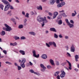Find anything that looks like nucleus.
Listing matches in <instances>:
<instances>
[{
    "mask_svg": "<svg viewBox=\"0 0 79 79\" xmlns=\"http://www.w3.org/2000/svg\"><path fill=\"white\" fill-rule=\"evenodd\" d=\"M44 18L40 17V16H39L37 18V21H39V23L43 22V23H41L42 27H44V26L45 25L44 23H48V21L46 19V17H44Z\"/></svg>",
    "mask_w": 79,
    "mask_h": 79,
    "instance_id": "1",
    "label": "nucleus"
},
{
    "mask_svg": "<svg viewBox=\"0 0 79 79\" xmlns=\"http://www.w3.org/2000/svg\"><path fill=\"white\" fill-rule=\"evenodd\" d=\"M2 2L4 3L5 5H7L5 6L4 9V11H6L8 10L10 7V3L8 2V1L6 0H2Z\"/></svg>",
    "mask_w": 79,
    "mask_h": 79,
    "instance_id": "2",
    "label": "nucleus"
},
{
    "mask_svg": "<svg viewBox=\"0 0 79 79\" xmlns=\"http://www.w3.org/2000/svg\"><path fill=\"white\" fill-rule=\"evenodd\" d=\"M26 59L23 58L22 59V61L21 63H20V65L21 67L23 68H24V67H25V64H24V63H25V62H26Z\"/></svg>",
    "mask_w": 79,
    "mask_h": 79,
    "instance_id": "3",
    "label": "nucleus"
},
{
    "mask_svg": "<svg viewBox=\"0 0 79 79\" xmlns=\"http://www.w3.org/2000/svg\"><path fill=\"white\" fill-rule=\"evenodd\" d=\"M4 26H5L6 27V31H8L9 32H10L11 31H12V28L11 27L9 26L8 25L6 24H5Z\"/></svg>",
    "mask_w": 79,
    "mask_h": 79,
    "instance_id": "4",
    "label": "nucleus"
},
{
    "mask_svg": "<svg viewBox=\"0 0 79 79\" xmlns=\"http://www.w3.org/2000/svg\"><path fill=\"white\" fill-rule=\"evenodd\" d=\"M33 56L35 57V58H39V54H38L37 55H36L35 51V50H33Z\"/></svg>",
    "mask_w": 79,
    "mask_h": 79,
    "instance_id": "5",
    "label": "nucleus"
},
{
    "mask_svg": "<svg viewBox=\"0 0 79 79\" xmlns=\"http://www.w3.org/2000/svg\"><path fill=\"white\" fill-rule=\"evenodd\" d=\"M48 44H49V45H53V46L55 47H56V43L54 42H50L48 43Z\"/></svg>",
    "mask_w": 79,
    "mask_h": 79,
    "instance_id": "6",
    "label": "nucleus"
},
{
    "mask_svg": "<svg viewBox=\"0 0 79 79\" xmlns=\"http://www.w3.org/2000/svg\"><path fill=\"white\" fill-rule=\"evenodd\" d=\"M40 66L43 69H41V71H45V69H46V67L44 66V65L42 64H40Z\"/></svg>",
    "mask_w": 79,
    "mask_h": 79,
    "instance_id": "7",
    "label": "nucleus"
},
{
    "mask_svg": "<svg viewBox=\"0 0 79 79\" xmlns=\"http://www.w3.org/2000/svg\"><path fill=\"white\" fill-rule=\"evenodd\" d=\"M61 72L62 73L60 75L61 77H64L65 76V74H66L65 72H64V71L63 70H61Z\"/></svg>",
    "mask_w": 79,
    "mask_h": 79,
    "instance_id": "8",
    "label": "nucleus"
},
{
    "mask_svg": "<svg viewBox=\"0 0 79 79\" xmlns=\"http://www.w3.org/2000/svg\"><path fill=\"white\" fill-rule=\"evenodd\" d=\"M58 15V13L57 12H55L54 13V16H53V19H55Z\"/></svg>",
    "mask_w": 79,
    "mask_h": 79,
    "instance_id": "9",
    "label": "nucleus"
},
{
    "mask_svg": "<svg viewBox=\"0 0 79 79\" xmlns=\"http://www.w3.org/2000/svg\"><path fill=\"white\" fill-rule=\"evenodd\" d=\"M41 57L43 59H47V56L46 54H43L42 55Z\"/></svg>",
    "mask_w": 79,
    "mask_h": 79,
    "instance_id": "10",
    "label": "nucleus"
},
{
    "mask_svg": "<svg viewBox=\"0 0 79 79\" xmlns=\"http://www.w3.org/2000/svg\"><path fill=\"white\" fill-rule=\"evenodd\" d=\"M75 48H74V46L72 45L71 47V51L72 52H74V51H75Z\"/></svg>",
    "mask_w": 79,
    "mask_h": 79,
    "instance_id": "11",
    "label": "nucleus"
},
{
    "mask_svg": "<svg viewBox=\"0 0 79 79\" xmlns=\"http://www.w3.org/2000/svg\"><path fill=\"white\" fill-rule=\"evenodd\" d=\"M19 52L22 55H25V52L23 50H20L19 51Z\"/></svg>",
    "mask_w": 79,
    "mask_h": 79,
    "instance_id": "12",
    "label": "nucleus"
},
{
    "mask_svg": "<svg viewBox=\"0 0 79 79\" xmlns=\"http://www.w3.org/2000/svg\"><path fill=\"white\" fill-rule=\"evenodd\" d=\"M50 31H53V32H56V30L55 29V28H50Z\"/></svg>",
    "mask_w": 79,
    "mask_h": 79,
    "instance_id": "13",
    "label": "nucleus"
},
{
    "mask_svg": "<svg viewBox=\"0 0 79 79\" xmlns=\"http://www.w3.org/2000/svg\"><path fill=\"white\" fill-rule=\"evenodd\" d=\"M55 2H56V0H51L50 1V2L51 5H53Z\"/></svg>",
    "mask_w": 79,
    "mask_h": 79,
    "instance_id": "14",
    "label": "nucleus"
},
{
    "mask_svg": "<svg viewBox=\"0 0 79 79\" xmlns=\"http://www.w3.org/2000/svg\"><path fill=\"white\" fill-rule=\"evenodd\" d=\"M37 10H42V7L41 5L40 6H38L37 7Z\"/></svg>",
    "mask_w": 79,
    "mask_h": 79,
    "instance_id": "15",
    "label": "nucleus"
},
{
    "mask_svg": "<svg viewBox=\"0 0 79 79\" xmlns=\"http://www.w3.org/2000/svg\"><path fill=\"white\" fill-rule=\"evenodd\" d=\"M50 63L52 65H54V61L52 59L50 60Z\"/></svg>",
    "mask_w": 79,
    "mask_h": 79,
    "instance_id": "16",
    "label": "nucleus"
},
{
    "mask_svg": "<svg viewBox=\"0 0 79 79\" xmlns=\"http://www.w3.org/2000/svg\"><path fill=\"white\" fill-rule=\"evenodd\" d=\"M5 34H6L5 31H2V32H0V34L2 35H5Z\"/></svg>",
    "mask_w": 79,
    "mask_h": 79,
    "instance_id": "17",
    "label": "nucleus"
},
{
    "mask_svg": "<svg viewBox=\"0 0 79 79\" xmlns=\"http://www.w3.org/2000/svg\"><path fill=\"white\" fill-rule=\"evenodd\" d=\"M75 61L77 62L78 61V60H77V59L79 58V56H78V55H75Z\"/></svg>",
    "mask_w": 79,
    "mask_h": 79,
    "instance_id": "18",
    "label": "nucleus"
},
{
    "mask_svg": "<svg viewBox=\"0 0 79 79\" xmlns=\"http://www.w3.org/2000/svg\"><path fill=\"white\" fill-rule=\"evenodd\" d=\"M68 24L70 28H71L72 27H74V25L73 24H71V23H69Z\"/></svg>",
    "mask_w": 79,
    "mask_h": 79,
    "instance_id": "19",
    "label": "nucleus"
},
{
    "mask_svg": "<svg viewBox=\"0 0 79 79\" xmlns=\"http://www.w3.org/2000/svg\"><path fill=\"white\" fill-rule=\"evenodd\" d=\"M75 14L74 13H72V16L74 17L76 15V14H77V13L76 12V10H74Z\"/></svg>",
    "mask_w": 79,
    "mask_h": 79,
    "instance_id": "20",
    "label": "nucleus"
},
{
    "mask_svg": "<svg viewBox=\"0 0 79 79\" xmlns=\"http://www.w3.org/2000/svg\"><path fill=\"white\" fill-rule=\"evenodd\" d=\"M62 23L63 22H62V20H60L58 22V24H59V25H61V24H62Z\"/></svg>",
    "mask_w": 79,
    "mask_h": 79,
    "instance_id": "21",
    "label": "nucleus"
},
{
    "mask_svg": "<svg viewBox=\"0 0 79 79\" xmlns=\"http://www.w3.org/2000/svg\"><path fill=\"white\" fill-rule=\"evenodd\" d=\"M3 7H4V6L3 5L0 4V8L2 10H3Z\"/></svg>",
    "mask_w": 79,
    "mask_h": 79,
    "instance_id": "22",
    "label": "nucleus"
},
{
    "mask_svg": "<svg viewBox=\"0 0 79 79\" xmlns=\"http://www.w3.org/2000/svg\"><path fill=\"white\" fill-rule=\"evenodd\" d=\"M29 34H31V35H35V33L32 31L29 32Z\"/></svg>",
    "mask_w": 79,
    "mask_h": 79,
    "instance_id": "23",
    "label": "nucleus"
},
{
    "mask_svg": "<svg viewBox=\"0 0 79 79\" xmlns=\"http://www.w3.org/2000/svg\"><path fill=\"white\" fill-rule=\"evenodd\" d=\"M14 38L15 39V40H18V39H19V37H18L17 36H14Z\"/></svg>",
    "mask_w": 79,
    "mask_h": 79,
    "instance_id": "24",
    "label": "nucleus"
},
{
    "mask_svg": "<svg viewBox=\"0 0 79 79\" xmlns=\"http://www.w3.org/2000/svg\"><path fill=\"white\" fill-rule=\"evenodd\" d=\"M60 3L61 6H64V5H65V2H62Z\"/></svg>",
    "mask_w": 79,
    "mask_h": 79,
    "instance_id": "25",
    "label": "nucleus"
},
{
    "mask_svg": "<svg viewBox=\"0 0 79 79\" xmlns=\"http://www.w3.org/2000/svg\"><path fill=\"white\" fill-rule=\"evenodd\" d=\"M23 25H20L19 26V29H22V28H23Z\"/></svg>",
    "mask_w": 79,
    "mask_h": 79,
    "instance_id": "26",
    "label": "nucleus"
},
{
    "mask_svg": "<svg viewBox=\"0 0 79 79\" xmlns=\"http://www.w3.org/2000/svg\"><path fill=\"white\" fill-rule=\"evenodd\" d=\"M66 61H67V62L69 64V67H71L72 66L71 65V64L68 61V60H66Z\"/></svg>",
    "mask_w": 79,
    "mask_h": 79,
    "instance_id": "27",
    "label": "nucleus"
},
{
    "mask_svg": "<svg viewBox=\"0 0 79 79\" xmlns=\"http://www.w3.org/2000/svg\"><path fill=\"white\" fill-rule=\"evenodd\" d=\"M21 40H25L26 38L24 36H22L20 38Z\"/></svg>",
    "mask_w": 79,
    "mask_h": 79,
    "instance_id": "28",
    "label": "nucleus"
},
{
    "mask_svg": "<svg viewBox=\"0 0 79 79\" xmlns=\"http://www.w3.org/2000/svg\"><path fill=\"white\" fill-rule=\"evenodd\" d=\"M59 73H60L59 71L56 72V73L54 74L55 76H58V74H59Z\"/></svg>",
    "mask_w": 79,
    "mask_h": 79,
    "instance_id": "29",
    "label": "nucleus"
},
{
    "mask_svg": "<svg viewBox=\"0 0 79 79\" xmlns=\"http://www.w3.org/2000/svg\"><path fill=\"white\" fill-rule=\"evenodd\" d=\"M54 37L55 38H56V39H57L58 36L56 34V33H55Z\"/></svg>",
    "mask_w": 79,
    "mask_h": 79,
    "instance_id": "30",
    "label": "nucleus"
},
{
    "mask_svg": "<svg viewBox=\"0 0 79 79\" xmlns=\"http://www.w3.org/2000/svg\"><path fill=\"white\" fill-rule=\"evenodd\" d=\"M57 6L58 8H60V7H62L61 6V4L60 3L58 5H57Z\"/></svg>",
    "mask_w": 79,
    "mask_h": 79,
    "instance_id": "31",
    "label": "nucleus"
},
{
    "mask_svg": "<svg viewBox=\"0 0 79 79\" xmlns=\"http://www.w3.org/2000/svg\"><path fill=\"white\" fill-rule=\"evenodd\" d=\"M65 64H66V62H64L61 64L62 66H64Z\"/></svg>",
    "mask_w": 79,
    "mask_h": 79,
    "instance_id": "32",
    "label": "nucleus"
},
{
    "mask_svg": "<svg viewBox=\"0 0 79 79\" xmlns=\"http://www.w3.org/2000/svg\"><path fill=\"white\" fill-rule=\"evenodd\" d=\"M18 68V70L19 71L20 69H21V67L19 66H17Z\"/></svg>",
    "mask_w": 79,
    "mask_h": 79,
    "instance_id": "33",
    "label": "nucleus"
},
{
    "mask_svg": "<svg viewBox=\"0 0 79 79\" xmlns=\"http://www.w3.org/2000/svg\"><path fill=\"white\" fill-rule=\"evenodd\" d=\"M65 21L67 23V24H69V23H70L69 22V21H68V19H65Z\"/></svg>",
    "mask_w": 79,
    "mask_h": 79,
    "instance_id": "34",
    "label": "nucleus"
},
{
    "mask_svg": "<svg viewBox=\"0 0 79 79\" xmlns=\"http://www.w3.org/2000/svg\"><path fill=\"white\" fill-rule=\"evenodd\" d=\"M3 52H4L5 55H6L7 53V52L6 50H3Z\"/></svg>",
    "mask_w": 79,
    "mask_h": 79,
    "instance_id": "35",
    "label": "nucleus"
},
{
    "mask_svg": "<svg viewBox=\"0 0 79 79\" xmlns=\"http://www.w3.org/2000/svg\"><path fill=\"white\" fill-rule=\"evenodd\" d=\"M47 68L48 69H51L52 67L50 65H48V66H47Z\"/></svg>",
    "mask_w": 79,
    "mask_h": 79,
    "instance_id": "36",
    "label": "nucleus"
},
{
    "mask_svg": "<svg viewBox=\"0 0 79 79\" xmlns=\"http://www.w3.org/2000/svg\"><path fill=\"white\" fill-rule=\"evenodd\" d=\"M30 72L31 73H34V71L33 70L31 69L30 70Z\"/></svg>",
    "mask_w": 79,
    "mask_h": 79,
    "instance_id": "37",
    "label": "nucleus"
},
{
    "mask_svg": "<svg viewBox=\"0 0 79 79\" xmlns=\"http://www.w3.org/2000/svg\"><path fill=\"white\" fill-rule=\"evenodd\" d=\"M10 45L11 46H15V44H14V43H10Z\"/></svg>",
    "mask_w": 79,
    "mask_h": 79,
    "instance_id": "38",
    "label": "nucleus"
},
{
    "mask_svg": "<svg viewBox=\"0 0 79 79\" xmlns=\"http://www.w3.org/2000/svg\"><path fill=\"white\" fill-rule=\"evenodd\" d=\"M62 16H63V17H66L67 16L65 14V13H64L62 14Z\"/></svg>",
    "mask_w": 79,
    "mask_h": 79,
    "instance_id": "39",
    "label": "nucleus"
},
{
    "mask_svg": "<svg viewBox=\"0 0 79 79\" xmlns=\"http://www.w3.org/2000/svg\"><path fill=\"white\" fill-rule=\"evenodd\" d=\"M56 65L58 66L60 64L59 63V62H58V61H56Z\"/></svg>",
    "mask_w": 79,
    "mask_h": 79,
    "instance_id": "40",
    "label": "nucleus"
},
{
    "mask_svg": "<svg viewBox=\"0 0 79 79\" xmlns=\"http://www.w3.org/2000/svg\"><path fill=\"white\" fill-rule=\"evenodd\" d=\"M25 17H26L27 18H29V14H28V13H27L26 14V15H25Z\"/></svg>",
    "mask_w": 79,
    "mask_h": 79,
    "instance_id": "41",
    "label": "nucleus"
},
{
    "mask_svg": "<svg viewBox=\"0 0 79 79\" xmlns=\"http://www.w3.org/2000/svg\"><path fill=\"white\" fill-rule=\"evenodd\" d=\"M46 46H47V47H50L49 45L50 44H48V43H46Z\"/></svg>",
    "mask_w": 79,
    "mask_h": 79,
    "instance_id": "42",
    "label": "nucleus"
},
{
    "mask_svg": "<svg viewBox=\"0 0 79 79\" xmlns=\"http://www.w3.org/2000/svg\"><path fill=\"white\" fill-rule=\"evenodd\" d=\"M48 14L49 16H52L53 15L52 13H51V12H49Z\"/></svg>",
    "mask_w": 79,
    "mask_h": 79,
    "instance_id": "43",
    "label": "nucleus"
},
{
    "mask_svg": "<svg viewBox=\"0 0 79 79\" xmlns=\"http://www.w3.org/2000/svg\"><path fill=\"white\" fill-rule=\"evenodd\" d=\"M70 22L71 23H72V24H74V21H73V20H70Z\"/></svg>",
    "mask_w": 79,
    "mask_h": 79,
    "instance_id": "44",
    "label": "nucleus"
},
{
    "mask_svg": "<svg viewBox=\"0 0 79 79\" xmlns=\"http://www.w3.org/2000/svg\"><path fill=\"white\" fill-rule=\"evenodd\" d=\"M61 18H62V16L61 15H60L58 17V19H61Z\"/></svg>",
    "mask_w": 79,
    "mask_h": 79,
    "instance_id": "45",
    "label": "nucleus"
},
{
    "mask_svg": "<svg viewBox=\"0 0 79 79\" xmlns=\"http://www.w3.org/2000/svg\"><path fill=\"white\" fill-rule=\"evenodd\" d=\"M10 8L11 9V10H13V6H10Z\"/></svg>",
    "mask_w": 79,
    "mask_h": 79,
    "instance_id": "46",
    "label": "nucleus"
},
{
    "mask_svg": "<svg viewBox=\"0 0 79 79\" xmlns=\"http://www.w3.org/2000/svg\"><path fill=\"white\" fill-rule=\"evenodd\" d=\"M57 78V79H60V75H58Z\"/></svg>",
    "mask_w": 79,
    "mask_h": 79,
    "instance_id": "47",
    "label": "nucleus"
},
{
    "mask_svg": "<svg viewBox=\"0 0 79 79\" xmlns=\"http://www.w3.org/2000/svg\"><path fill=\"white\" fill-rule=\"evenodd\" d=\"M65 48H66V50H68V49L69 48V47H68V46H65Z\"/></svg>",
    "mask_w": 79,
    "mask_h": 79,
    "instance_id": "48",
    "label": "nucleus"
},
{
    "mask_svg": "<svg viewBox=\"0 0 79 79\" xmlns=\"http://www.w3.org/2000/svg\"><path fill=\"white\" fill-rule=\"evenodd\" d=\"M67 54L70 57H71V54H69V53L68 52H67Z\"/></svg>",
    "mask_w": 79,
    "mask_h": 79,
    "instance_id": "49",
    "label": "nucleus"
},
{
    "mask_svg": "<svg viewBox=\"0 0 79 79\" xmlns=\"http://www.w3.org/2000/svg\"><path fill=\"white\" fill-rule=\"evenodd\" d=\"M56 3H60V0H56Z\"/></svg>",
    "mask_w": 79,
    "mask_h": 79,
    "instance_id": "50",
    "label": "nucleus"
},
{
    "mask_svg": "<svg viewBox=\"0 0 79 79\" xmlns=\"http://www.w3.org/2000/svg\"><path fill=\"white\" fill-rule=\"evenodd\" d=\"M59 37H60V38H62L63 37V36L62 35H59Z\"/></svg>",
    "mask_w": 79,
    "mask_h": 79,
    "instance_id": "51",
    "label": "nucleus"
},
{
    "mask_svg": "<svg viewBox=\"0 0 79 79\" xmlns=\"http://www.w3.org/2000/svg\"><path fill=\"white\" fill-rule=\"evenodd\" d=\"M15 1L16 3H19V1L18 0H15Z\"/></svg>",
    "mask_w": 79,
    "mask_h": 79,
    "instance_id": "52",
    "label": "nucleus"
},
{
    "mask_svg": "<svg viewBox=\"0 0 79 79\" xmlns=\"http://www.w3.org/2000/svg\"><path fill=\"white\" fill-rule=\"evenodd\" d=\"M29 64L30 65H31V66H32V63L31 62H29Z\"/></svg>",
    "mask_w": 79,
    "mask_h": 79,
    "instance_id": "53",
    "label": "nucleus"
},
{
    "mask_svg": "<svg viewBox=\"0 0 79 79\" xmlns=\"http://www.w3.org/2000/svg\"><path fill=\"white\" fill-rule=\"evenodd\" d=\"M11 11H8V12L7 13V15H9V14H10V13H11Z\"/></svg>",
    "mask_w": 79,
    "mask_h": 79,
    "instance_id": "54",
    "label": "nucleus"
},
{
    "mask_svg": "<svg viewBox=\"0 0 79 79\" xmlns=\"http://www.w3.org/2000/svg\"><path fill=\"white\" fill-rule=\"evenodd\" d=\"M22 14L23 15H25V12L24 11H22Z\"/></svg>",
    "mask_w": 79,
    "mask_h": 79,
    "instance_id": "55",
    "label": "nucleus"
},
{
    "mask_svg": "<svg viewBox=\"0 0 79 79\" xmlns=\"http://www.w3.org/2000/svg\"><path fill=\"white\" fill-rule=\"evenodd\" d=\"M65 38L67 39H68V36H66L65 37Z\"/></svg>",
    "mask_w": 79,
    "mask_h": 79,
    "instance_id": "56",
    "label": "nucleus"
},
{
    "mask_svg": "<svg viewBox=\"0 0 79 79\" xmlns=\"http://www.w3.org/2000/svg\"><path fill=\"white\" fill-rule=\"evenodd\" d=\"M59 13H61L62 12H64V10H62V11H59Z\"/></svg>",
    "mask_w": 79,
    "mask_h": 79,
    "instance_id": "57",
    "label": "nucleus"
},
{
    "mask_svg": "<svg viewBox=\"0 0 79 79\" xmlns=\"http://www.w3.org/2000/svg\"><path fill=\"white\" fill-rule=\"evenodd\" d=\"M74 70H75L77 72V71H78V69H75Z\"/></svg>",
    "mask_w": 79,
    "mask_h": 79,
    "instance_id": "58",
    "label": "nucleus"
},
{
    "mask_svg": "<svg viewBox=\"0 0 79 79\" xmlns=\"http://www.w3.org/2000/svg\"><path fill=\"white\" fill-rule=\"evenodd\" d=\"M42 2H46L47 1V0H42Z\"/></svg>",
    "mask_w": 79,
    "mask_h": 79,
    "instance_id": "59",
    "label": "nucleus"
},
{
    "mask_svg": "<svg viewBox=\"0 0 79 79\" xmlns=\"http://www.w3.org/2000/svg\"><path fill=\"white\" fill-rule=\"evenodd\" d=\"M15 46V45H17V43H16V42H15L14 43Z\"/></svg>",
    "mask_w": 79,
    "mask_h": 79,
    "instance_id": "60",
    "label": "nucleus"
},
{
    "mask_svg": "<svg viewBox=\"0 0 79 79\" xmlns=\"http://www.w3.org/2000/svg\"><path fill=\"white\" fill-rule=\"evenodd\" d=\"M69 69H70V70H71V69H72V68H71V67H69Z\"/></svg>",
    "mask_w": 79,
    "mask_h": 79,
    "instance_id": "61",
    "label": "nucleus"
},
{
    "mask_svg": "<svg viewBox=\"0 0 79 79\" xmlns=\"http://www.w3.org/2000/svg\"><path fill=\"white\" fill-rule=\"evenodd\" d=\"M8 64L11 65V64H11V63L10 62H9L8 63Z\"/></svg>",
    "mask_w": 79,
    "mask_h": 79,
    "instance_id": "62",
    "label": "nucleus"
},
{
    "mask_svg": "<svg viewBox=\"0 0 79 79\" xmlns=\"http://www.w3.org/2000/svg\"><path fill=\"white\" fill-rule=\"evenodd\" d=\"M48 31H46V33L48 34Z\"/></svg>",
    "mask_w": 79,
    "mask_h": 79,
    "instance_id": "63",
    "label": "nucleus"
},
{
    "mask_svg": "<svg viewBox=\"0 0 79 79\" xmlns=\"http://www.w3.org/2000/svg\"><path fill=\"white\" fill-rule=\"evenodd\" d=\"M3 30H4V31H6V28H5V27L3 28Z\"/></svg>",
    "mask_w": 79,
    "mask_h": 79,
    "instance_id": "64",
    "label": "nucleus"
}]
</instances>
